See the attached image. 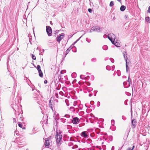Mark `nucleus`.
<instances>
[{
	"instance_id": "2eb2a0df",
	"label": "nucleus",
	"mask_w": 150,
	"mask_h": 150,
	"mask_svg": "<svg viewBox=\"0 0 150 150\" xmlns=\"http://www.w3.org/2000/svg\"><path fill=\"white\" fill-rule=\"evenodd\" d=\"M39 76L41 77H42L43 76V73L41 70H40L38 71Z\"/></svg>"
},
{
	"instance_id": "4468645a",
	"label": "nucleus",
	"mask_w": 150,
	"mask_h": 150,
	"mask_svg": "<svg viewBox=\"0 0 150 150\" xmlns=\"http://www.w3.org/2000/svg\"><path fill=\"white\" fill-rule=\"evenodd\" d=\"M126 8V7L125 6L122 5L120 8V10L122 11H124Z\"/></svg>"
},
{
	"instance_id": "393cba45",
	"label": "nucleus",
	"mask_w": 150,
	"mask_h": 150,
	"mask_svg": "<svg viewBox=\"0 0 150 150\" xmlns=\"http://www.w3.org/2000/svg\"><path fill=\"white\" fill-rule=\"evenodd\" d=\"M111 123L112 125H114L115 124V121L113 120H112L111 121Z\"/></svg>"
},
{
	"instance_id": "cd10ccee",
	"label": "nucleus",
	"mask_w": 150,
	"mask_h": 150,
	"mask_svg": "<svg viewBox=\"0 0 150 150\" xmlns=\"http://www.w3.org/2000/svg\"><path fill=\"white\" fill-rule=\"evenodd\" d=\"M18 126L20 127H21V128H22V127H23V125H22L21 124H20V123L18 122Z\"/></svg>"
},
{
	"instance_id": "f8f14e48",
	"label": "nucleus",
	"mask_w": 150,
	"mask_h": 150,
	"mask_svg": "<svg viewBox=\"0 0 150 150\" xmlns=\"http://www.w3.org/2000/svg\"><path fill=\"white\" fill-rule=\"evenodd\" d=\"M122 53L123 54V57L125 59V60L126 59H128L127 58V52L125 51H124Z\"/></svg>"
},
{
	"instance_id": "052dcab7",
	"label": "nucleus",
	"mask_w": 150,
	"mask_h": 150,
	"mask_svg": "<svg viewBox=\"0 0 150 150\" xmlns=\"http://www.w3.org/2000/svg\"><path fill=\"white\" fill-rule=\"evenodd\" d=\"M44 50H43V51H42V52H44Z\"/></svg>"
},
{
	"instance_id": "1a4fd4ad",
	"label": "nucleus",
	"mask_w": 150,
	"mask_h": 150,
	"mask_svg": "<svg viewBox=\"0 0 150 150\" xmlns=\"http://www.w3.org/2000/svg\"><path fill=\"white\" fill-rule=\"evenodd\" d=\"M132 125L133 126V128H134L136 125V120L135 119H133L132 121Z\"/></svg>"
},
{
	"instance_id": "09e8293b",
	"label": "nucleus",
	"mask_w": 150,
	"mask_h": 150,
	"mask_svg": "<svg viewBox=\"0 0 150 150\" xmlns=\"http://www.w3.org/2000/svg\"><path fill=\"white\" fill-rule=\"evenodd\" d=\"M82 76V75H81L80 76V78H81V79H83L82 78V77H81V76Z\"/></svg>"
},
{
	"instance_id": "e2e57ef3",
	"label": "nucleus",
	"mask_w": 150,
	"mask_h": 150,
	"mask_svg": "<svg viewBox=\"0 0 150 150\" xmlns=\"http://www.w3.org/2000/svg\"><path fill=\"white\" fill-rule=\"evenodd\" d=\"M75 104H74V106H75Z\"/></svg>"
},
{
	"instance_id": "7ed1b4c3",
	"label": "nucleus",
	"mask_w": 150,
	"mask_h": 150,
	"mask_svg": "<svg viewBox=\"0 0 150 150\" xmlns=\"http://www.w3.org/2000/svg\"><path fill=\"white\" fill-rule=\"evenodd\" d=\"M108 38L111 42L114 40H115V36L114 34L110 33L108 34Z\"/></svg>"
},
{
	"instance_id": "20e7f679",
	"label": "nucleus",
	"mask_w": 150,
	"mask_h": 150,
	"mask_svg": "<svg viewBox=\"0 0 150 150\" xmlns=\"http://www.w3.org/2000/svg\"><path fill=\"white\" fill-rule=\"evenodd\" d=\"M46 31L48 36L52 35V29L50 26H46Z\"/></svg>"
},
{
	"instance_id": "8fccbe9b",
	"label": "nucleus",
	"mask_w": 150,
	"mask_h": 150,
	"mask_svg": "<svg viewBox=\"0 0 150 150\" xmlns=\"http://www.w3.org/2000/svg\"><path fill=\"white\" fill-rule=\"evenodd\" d=\"M92 96V95L91 94H89V96L91 97Z\"/></svg>"
},
{
	"instance_id": "aec40b11",
	"label": "nucleus",
	"mask_w": 150,
	"mask_h": 150,
	"mask_svg": "<svg viewBox=\"0 0 150 150\" xmlns=\"http://www.w3.org/2000/svg\"><path fill=\"white\" fill-rule=\"evenodd\" d=\"M92 142V141L91 139H88L86 140V142L88 144L91 143Z\"/></svg>"
},
{
	"instance_id": "ddd939ff",
	"label": "nucleus",
	"mask_w": 150,
	"mask_h": 150,
	"mask_svg": "<svg viewBox=\"0 0 150 150\" xmlns=\"http://www.w3.org/2000/svg\"><path fill=\"white\" fill-rule=\"evenodd\" d=\"M72 49V47L71 46L69 48H68L67 50L66 51V54L65 56V57L66 55H67V54L69 53V51Z\"/></svg>"
},
{
	"instance_id": "e433bc0d",
	"label": "nucleus",
	"mask_w": 150,
	"mask_h": 150,
	"mask_svg": "<svg viewBox=\"0 0 150 150\" xmlns=\"http://www.w3.org/2000/svg\"><path fill=\"white\" fill-rule=\"evenodd\" d=\"M122 118L124 120H125L126 119V118L124 116H122Z\"/></svg>"
},
{
	"instance_id": "bf43d9fd",
	"label": "nucleus",
	"mask_w": 150,
	"mask_h": 150,
	"mask_svg": "<svg viewBox=\"0 0 150 150\" xmlns=\"http://www.w3.org/2000/svg\"><path fill=\"white\" fill-rule=\"evenodd\" d=\"M44 50H43V51H42V52H44Z\"/></svg>"
},
{
	"instance_id": "4be33fe9",
	"label": "nucleus",
	"mask_w": 150,
	"mask_h": 150,
	"mask_svg": "<svg viewBox=\"0 0 150 150\" xmlns=\"http://www.w3.org/2000/svg\"><path fill=\"white\" fill-rule=\"evenodd\" d=\"M114 5V2L113 1H111L109 4V6L110 7H112Z\"/></svg>"
},
{
	"instance_id": "c85d7f7f",
	"label": "nucleus",
	"mask_w": 150,
	"mask_h": 150,
	"mask_svg": "<svg viewBox=\"0 0 150 150\" xmlns=\"http://www.w3.org/2000/svg\"><path fill=\"white\" fill-rule=\"evenodd\" d=\"M59 94L62 96H63L64 94L63 93L62 91H60L59 92Z\"/></svg>"
},
{
	"instance_id": "f03ea898",
	"label": "nucleus",
	"mask_w": 150,
	"mask_h": 150,
	"mask_svg": "<svg viewBox=\"0 0 150 150\" xmlns=\"http://www.w3.org/2000/svg\"><path fill=\"white\" fill-rule=\"evenodd\" d=\"M103 29L102 28H100L98 26H93L92 27L90 30V32L91 33L94 31H96L97 32H101Z\"/></svg>"
},
{
	"instance_id": "de8ad7c7",
	"label": "nucleus",
	"mask_w": 150,
	"mask_h": 150,
	"mask_svg": "<svg viewBox=\"0 0 150 150\" xmlns=\"http://www.w3.org/2000/svg\"><path fill=\"white\" fill-rule=\"evenodd\" d=\"M79 40V39H78L77 41H76V42H74V44H75Z\"/></svg>"
},
{
	"instance_id": "49530a36",
	"label": "nucleus",
	"mask_w": 150,
	"mask_h": 150,
	"mask_svg": "<svg viewBox=\"0 0 150 150\" xmlns=\"http://www.w3.org/2000/svg\"><path fill=\"white\" fill-rule=\"evenodd\" d=\"M64 71H61V73L62 74L64 73Z\"/></svg>"
},
{
	"instance_id": "423d86ee",
	"label": "nucleus",
	"mask_w": 150,
	"mask_h": 150,
	"mask_svg": "<svg viewBox=\"0 0 150 150\" xmlns=\"http://www.w3.org/2000/svg\"><path fill=\"white\" fill-rule=\"evenodd\" d=\"M72 121L73 124L76 125L79 123L80 120L77 117H74L73 118Z\"/></svg>"
},
{
	"instance_id": "5fc2aeb1",
	"label": "nucleus",
	"mask_w": 150,
	"mask_h": 150,
	"mask_svg": "<svg viewBox=\"0 0 150 150\" xmlns=\"http://www.w3.org/2000/svg\"><path fill=\"white\" fill-rule=\"evenodd\" d=\"M115 67V66H112V68H114Z\"/></svg>"
},
{
	"instance_id": "f3484780",
	"label": "nucleus",
	"mask_w": 150,
	"mask_h": 150,
	"mask_svg": "<svg viewBox=\"0 0 150 150\" xmlns=\"http://www.w3.org/2000/svg\"><path fill=\"white\" fill-rule=\"evenodd\" d=\"M103 49L104 50H106L108 49V46L106 45H104L103 47Z\"/></svg>"
},
{
	"instance_id": "37998d69",
	"label": "nucleus",
	"mask_w": 150,
	"mask_h": 150,
	"mask_svg": "<svg viewBox=\"0 0 150 150\" xmlns=\"http://www.w3.org/2000/svg\"><path fill=\"white\" fill-rule=\"evenodd\" d=\"M120 72V71L119 70H118V71H117V74H118V76H120V74H118V72Z\"/></svg>"
},
{
	"instance_id": "9b49d317",
	"label": "nucleus",
	"mask_w": 150,
	"mask_h": 150,
	"mask_svg": "<svg viewBox=\"0 0 150 150\" xmlns=\"http://www.w3.org/2000/svg\"><path fill=\"white\" fill-rule=\"evenodd\" d=\"M44 145H45V147H47L48 148L50 145L49 140H46L45 141Z\"/></svg>"
},
{
	"instance_id": "6ab92c4d",
	"label": "nucleus",
	"mask_w": 150,
	"mask_h": 150,
	"mask_svg": "<svg viewBox=\"0 0 150 150\" xmlns=\"http://www.w3.org/2000/svg\"><path fill=\"white\" fill-rule=\"evenodd\" d=\"M51 100H50V101H49V106L51 107V108L52 109V103L51 102Z\"/></svg>"
},
{
	"instance_id": "a211bd4d",
	"label": "nucleus",
	"mask_w": 150,
	"mask_h": 150,
	"mask_svg": "<svg viewBox=\"0 0 150 150\" xmlns=\"http://www.w3.org/2000/svg\"><path fill=\"white\" fill-rule=\"evenodd\" d=\"M150 18L148 17L145 18V20L146 22L150 23Z\"/></svg>"
},
{
	"instance_id": "4d7b16f0",
	"label": "nucleus",
	"mask_w": 150,
	"mask_h": 150,
	"mask_svg": "<svg viewBox=\"0 0 150 150\" xmlns=\"http://www.w3.org/2000/svg\"><path fill=\"white\" fill-rule=\"evenodd\" d=\"M105 36H106V35H104V37L105 36Z\"/></svg>"
},
{
	"instance_id": "39448f33",
	"label": "nucleus",
	"mask_w": 150,
	"mask_h": 150,
	"mask_svg": "<svg viewBox=\"0 0 150 150\" xmlns=\"http://www.w3.org/2000/svg\"><path fill=\"white\" fill-rule=\"evenodd\" d=\"M64 33H62L57 38V40L59 43H60L61 40L64 37Z\"/></svg>"
},
{
	"instance_id": "412c9836",
	"label": "nucleus",
	"mask_w": 150,
	"mask_h": 150,
	"mask_svg": "<svg viewBox=\"0 0 150 150\" xmlns=\"http://www.w3.org/2000/svg\"><path fill=\"white\" fill-rule=\"evenodd\" d=\"M65 102L67 106H68L69 105V100L68 99H66L65 100Z\"/></svg>"
},
{
	"instance_id": "a878e982",
	"label": "nucleus",
	"mask_w": 150,
	"mask_h": 150,
	"mask_svg": "<svg viewBox=\"0 0 150 150\" xmlns=\"http://www.w3.org/2000/svg\"><path fill=\"white\" fill-rule=\"evenodd\" d=\"M126 71L127 72L128 71V70L129 69V67L128 66H126Z\"/></svg>"
},
{
	"instance_id": "79ce46f5",
	"label": "nucleus",
	"mask_w": 150,
	"mask_h": 150,
	"mask_svg": "<svg viewBox=\"0 0 150 150\" xmlns=\"http://www.w3.org/2000/svg\"><path fill=\"white\" fill-rule=\"evenodd\" d=\"M47 80H45L44 81V83H45V84H46L47 83Z\"/></svg>"
},
{
	"instance_id": "b1692460",
	"label": "nucleus",
	"mask_w": 150,
	"mask_h": 150,
	"mask_svg": "<svg viewBox=\"0 0 150 150\" xmlns=\"http://www.w3.org/2000/svg\"><path fill=\"white\" fill-rule=\"evenodd\" d=\"M37 69L38 71L41 70L40 69V67L39 65H38L37 66Z\"/></svg>"
},
{
	"instance_id": "9d476101",
	"label": "nucleus",
	"mask_w": 150,
	"mask_h": 150,
	"mask_svg": "<svg viewBox=\"0 0 150 150\" xmlns=\"http://www.w3.org/2000/svg\"><path fill=\"white\" fill-rule=\"evenodd\" d=\"M116 47H119L120 46V44L119 43V42H117L115 41V40H114L112 42H111Z\"/></svg>"
},
{
	"instance_id": "69168bd1",
	"label": "nucleus",
	"mask_w": 150,
	"mask_h": 150,
	"mask_svg": "<svg viewBox=\"0 0 150 150\" xmlns=\"http://www.w3.org/2000/svg\"><path fill=\"white\" fill-rule=\"evenodd\" d=\"M26 150H27V149Z\"/></svg>"
},
{
	"instance_id": "58836bf2",
	"label": "nucleus",
	"mask_w": 150,
	"mask_h": 150,
	"mask_svg": "<svg viewBox=\"0 0 150 150\" xmlns=\"http://www.w3.org/2000/svg\"><path fill=\"white\" fill-rule=\"evenodd\" d=\"M125 17L126 19H127L128 18V15H125Z\"/></svg>"
},
{
	"instance_id": "c9c22d12",
	"label": "nucleus",
	"mask_w": 150,
	"mask_h": 150,
	"mask_svg": "<svg viewBox=\"0 0 150 150\" xmlns=\"http://www.w3.org/2000/svg\"><path fill=\"white\" fill-rule=\"evenodd\" d=\"M86 40L88 42H91V40L88 39V38H86Z\"/></svg>"
},
{
	"instance_id": "72a5a7b5",
	"label": "nucleus",
	"mask_w": 150,
	"mask_h": 150,
	"mask_svg": "<svg viewBox=\"0 0 150 150\" xmlns=\"http://www.w3.org/2000/svg\"><path fill=\"white\" fill-rule=\"evenodd\" d=\"M147 12L149 13H150V6L149 7L148 9L147 10Z\"/></svg>"
},
{
	"instance_id": "864d4df0",
	"label": "nucleus",
	"mask_w": 150,
	"mask_h": 150,
	"mask_svg": "<svg viewBox=\"0 0 150 150\" xmlns=\"http://www.w3.org/2000/svg\"><path fill=\"white\" fill-rule=\"evenodd\" d=\"M93 103V101H92L91 102V103Z\"/></svg>"
},
{
	"instance_id": "6e6552de",
	"label": "nucleus",
	"mask_w": 150,
	"mask_h": 150,
	"mask_svg": "<svg viewBox=\"0 0 150 150\" xmlns=\"http://www.w3.org/2000/svg\"><path fill=\"white\" fill-rule=\"evenodd\" d=\"M87 133V132L83 131L81 132V135L82 137L85 138H86L87 137H88Z\"/></svg>"
},
{
	"instance_id": "ea45409f",
	"label": "nucleus",
	"mask_w": 150,
	"mask_h": 150,
	"mask_svg": "<svg viewBox=\"0 0 150 150\" xmlns=\"http://www.w3.org/2000/svg\"><path fill=\"white\" fill-rule=\"evenodd\" d=\"M65 116L67 118H69L70 117V115H66Z\"/></svg>"
},
{
	"instance_id": "f704fd0d",
	"label": "nucleus",
	"mask_w": 150,
	"mask_h": 150,
	"mask_svg": "<svg viewBox=\"0 0 150 150\" xmlns=\"http://www.w3.org/2000/svg\"><path fill=\"white\" fill-rule=\"evenodd\" d=\"M76 74L75 73H73L72 74V76H76Z\"/></svg>"
},
{
	"instance_id": "680f3d73",
	"label": "nucleus",
	"mask_w": 150,
	"mask_h": 150,
	"mask_svg": "<svg viewBox=\"0 0 150 150\" xmlns=\"http://www.w3.org/2000/svg\"><path fill=\"white\" fill-rule=\"evenodd\" d=\"M89 85H88V86H89V85H90V83H89Z\"/></svg>"
},
{
	"instance_id": "3c124183",
	"label": "nucleus",
	"mask_w": 150,
	"mask_h": 150,
	"mask_svg": "<svg viewBox=\"0 0 150 150\" xmlns=\"http://www.w3.org/2000/svg\"><path fill=\"white\" fill-rule=\"evenodd\" d=\"M134 146H133L132 147V150H133V149L134 148Z\"/></svg>"
},
{
	"instance_id": "0eeeda50",
	"label": "nucleus",
	"mask_w": 150,
	"mask_h": 150,
	"mask_svg": "<svg viewBox=\"0 0 150 150\" xmlns=\"http://www.w3.org/2000/svg\"><path fill=\"white\" fill-rule=\"evenodd\" d=\"M129 76L128 78V80L127 81H125L123 82V84L125 88L128 87L130 86L129 84L131 81V80L130 79L129 81Z\"/></svg>"
},
{
	"instance_id": "0e129e2a",
	"label": "nucleus",
	"mask_w": 150,
	"mask_h": 150,
	"mask_svg": "<svg viewBox=\"0 0 150 150\" xmlns=\"http://www.w3.org/2000/svg\"><path fill=\"white\" fill-rule=\"evenodd\" d=\"M75 104H74V106H75Z\"/></svg>"
},
{
	"instance_id": "603ef678",
	"label": "nucleus",
	"mask_w": 150,
	"mask_h": 150,
	"mask_svg": "<svg viewBox=\"0 0 150 150\" xmlns=\"http://www.w3.org/2000/svg\"><path fill=\"white\" fill-rule=\"evenodd\" d=\"M55 96H56V97H57V96H58V94H55Z\"/></svg>"
},
{
	"instance_id": "4c0bfd02",
	"label": "nucleus",
	"mask_w": 150,
	"mask_h": 150,
	"mask_svg": "<svg viewBox=\"0 0 150 150\" xmlns=\"http://www.w3.org/2000/svg\"><path fill=\"white\" fill-rule=\"evenodd\" d=\"M100 102L99 101H98L97 102V106L98 107H99L100 105Z\"/></svg>"
},
{
	"instance_id": "2f4dec72",
	"label": "nucleus",
	"mask_w": 150,
	"mask_h": 150,
	"mask_svg": "<svg viewBox=\"0 0 150 150\" xmlns=\"http://www.w3.org/2000/svg\"><path fill=\"white\" fill-rule=\"evenodd\" d=\"M110 67L109 66H107L106 67V69L108 70H110Z\"/></svg>"
},
{
	"instance_id": "a19ab883",
	"label": "nucleus",
	"mask_w": 150,
	"mask_h": 150,
	"mask_svg": "<svg viewBox=\"0 0 150 150\" xmlns=\"http://www.w3.org/2000/svg\"><path fill=\"white\" fill-rule=\"evenodd\" d=\"M13 121H14V122H16V118H14L13 119Z\"/></svg>"
},
{
	"instance_id": "f257e3e1",
	"label": "nucleus",
	"mask_w": 150,
	"mask_h": 150,
	"mask_svg": "<svg viewBox=\"0 0 150 150\" xmlns=\"http://www.w3.org/2000/svg\"><path fill=\"white\" fill-rule=\"evenodd\" d=\"M62 132L60 130L56 131L55 134V139L56 143L57 144V146L58 147L62 143L61 141L62 140V136L61 134Z\"/></svg>"
},
{
	"instance_id": "13d9d810",
	"label": "nucleus",
	"mask_w": 150,
	"mask_h": 150,
	"mask_svg": "<svg viewBox=\"0 0 150 150\" xmlns=\"http://www.w3.org/2000/svg\"><path fill=\"white\" fill-rule=\"evenodd\" d=\"M117 0V1H120V0Z\"/></svg>"
},
{
	"instance_id": "c756f323",
	"label": "nucleus",
	"mask_w": 150,
	"mask_h": 150,
	"mask_svg": "<svg viewBox=\"0 0 150 150\" xmlns=\"http://www.w3.org/2000/svg\"><path fill=\"white\" fill-rule=\"evenodd\" d=\"M78 147L77 145H75L73 147H72V149H76Z\"/></svg>"
},
{
	"instance_id": "6e6d98bb",
	"label": "nucleus",
	"mask_w": 150,
	"mask_h": 150,
	"mask_svg": "<svg viewBox=\"0 0 150 150\" xmlns=\"http://www.w3.org/2000/svg\"><path fill=\"white\" fill-rule=\"evenodd\" d=\"M105 36H106V35H104V37L105 36Z\"/></svg>"
},
{
	"instance_id": "5701e85b",
	"label": "nucleus",
	"mask_w": 150,
	"mask_h": 150,
	"mask_svg": "<svg viewBox=\"0 0 150 150\" xmlns=\"http://www.w3.org/2000/svg\"><path fill=\"white\" fill-rule=\"evenodd\" d=\"M91 61L92 62H95L96 61V59L95 58H93L91 59Z\"/></svg>"
},
{
	"instance_id": "dca6fc26",
	"label": "nucleus",
	"mask_w": 150,
	"mask_h": 150,
	"mask_svg": "<svg viewBox=\"0 0 150 150\" xmlns=\"http://www.w3.org/2000/svg\"><path fill=\"white\" fill-rule=\"evenodd\" d=\"M126 61V66H128L129 64V61L128 59H126L125 60Z\"/></svg>"
},
{
	"instance_id": "bb28decb",
	"label": "nucleus",
	"mask_w": 150,
	"mask_h": 150,
	"mask_svg": "<svg viewBox=\"0 0 150 150\" xmlns=\"http://www.w3.org/2000/svg\"><path fill=\"white\" fill-rule=\"evenodd\" d=\"M32 58L33 59V60H35L36 59V57L33 54L32 55Z\"/></svg>"
},
{
	"instance_id": "7c9ffc66",
	"label": "nucleus",
	"mask_w": 150,
	"mask_h": 150,
	"mask_svg": "<svg viewBox=\"0 0 150 150\" xmlns=\"http://www.w3.org/2000/svg\"><path fill=\"white\" fill-rule=\"evenodd\" d=\"M110 60L113 63L114 62V59L112 58H110Z\"/></svg>"
},
{
	"instance_id": "473e14b6",
	"label": "nucleus",
	"mask_w": 150,
	"mask_h": 150,
	"mask_svg": "<svg viewBox=\"0 0 150 150\" xmlns=\"http://www.w3.org/2000/svg\"><path fill=\"white\" fill-rule=\"evenodd\" d=\"M88 11L89 12L91 13L92 11V10L91 8H88Z\"/></svg>"
},
{
	"instance_id": "c03bdc74",
	"label": "nucleus",
	"mask_w": 150,
	"mask_h": 150,
	"mask_svg": "<svg viewBox=\"0 0 150 150\" xmlns=\"http://www.w3.org/2000/svg\"><path fill=\"white\" fill-rule=\"evenodd\" d=\"M114 146H112V147L111 150H114Z\"/></svg>"
},
{
	"instance_id": "a18cd8bd",
	"label": "nucleus",
	"mask_w": 150,
	"mask_h": 150,
	"mask_svg": "<svg viewBox=\"0 0 150 150\" xmlns=\"http://www.w3.org/2000/svg\"><path fill=\"white\" fill-rule=\"evenodd\" d=\"M127 150H132V149H131V148H128L127 149Z\"/></svg>"
}]
</instances>
